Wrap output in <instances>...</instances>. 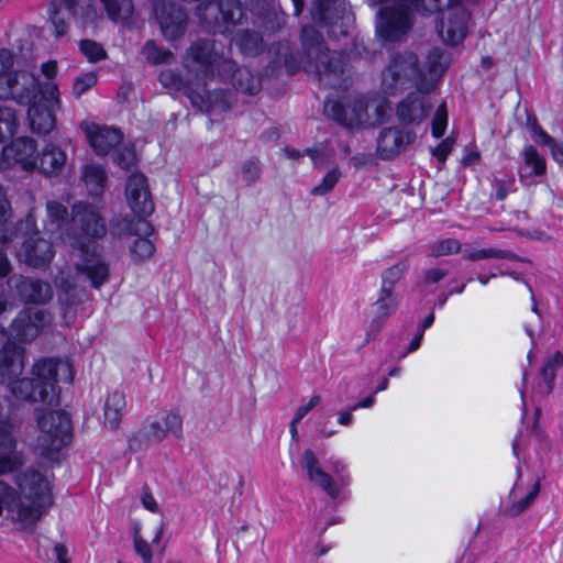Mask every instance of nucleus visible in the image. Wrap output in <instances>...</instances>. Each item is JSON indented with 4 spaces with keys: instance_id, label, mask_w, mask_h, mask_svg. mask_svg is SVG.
<instances>
[{
    "instance_id": "obj_53",
    "label": "nucleus",
    "mask_w": 563,
    "mask_h": 563,
    "mask_svg": "<svg viewBox=\"0 0 563 563\" xmlns=\"http://www.w3.org/2000/svg\"><path fill=\"white\" fill-rule=\"evenodd\" d=\"M136 156L132 148L124 147L115 155L117 163L124 169H129L135 163Z\"/></svg>"
},
{
    "instance_id": "obj_61",
    "label": "nucleus",
    "mask_w": 563,
    "mask_h": 563,
    "mask_svg": "<svg viewBox=\"0 0 563 563\" xmlns=\"http://www.w3.org/2000/svg\"><path fill=\"white\" fill-rule=\"evenodd\" d=\"M373 161V157L371 154H367V153H360V154H356L354 155L353 157H351L350 159V163L355 167V168H361V167H364L368 164H371Z\"/></svg>"
},
{
    "instance_id": "obj_7",
    "label": "nucleus",
    "mask_w": 563,
    "mask_h": 563,
    "mask_svg": "<svg viewBox=\"0 0 563 563\" xmlns=\"http://www.w3.org/2000/svg\"><path fill=\"white\" fill-rule=\"evenodd\" d=\"M195 16L206 31L225 34L241 23L244 10L240 0H210L196 7Z\"/></svg>"
},
{
    "instance_id": "obj_41",
    "label": "nucleus",
    "mask_w": 563,
    "mask_h": 563,
    "mask_svg": "<svg viewBox=\"0 0 563 563\" xmlns=\"http://www.w3.org/2000/svg\"><path fill=\"white\" fill-rule=\"evenodd\" d=\"M155 251V246L148 236H136L131 245V253L137 260L150 258Z\"/></svg>"
},
{
    "instance_id": "obj_28",
    "label": "nucleus",
    "mask_w": 563,
    "mask_h": 563,
    "mask_svg": "<svg viewBox=\"0 0 563 563\" xmlns=\"http://www.w3.org/2000/svg\"><path fill=\"white\" fill-rule=\"evenodd\" d=\"M86 132L90 145L99 155L109 153L122 140L121 132L114 128L92 125Z\"/></svg>"
},
{
    "instance_id": "obj_16",
    "label": "nucleus",
    "mask_w": 563,
    "mask_h": 563,
    "mask_svg": "<svg viewBox=\"0 0 563 563\" xmlns=\"http://www.w3.org/2000/svg\"><path fill=\"white\" fill-rule=\"evenodd\" d=\"M470 14L466 9L456 3L443 12L439 33L442 40L451 45L461 43L467 33Z\"/></svg>"
},
{
    "instance_id": "obj_63",
    "label": "nucleus",
    "mask_w": 563,
    "mask_h": 563,
    "mask_svg": "<svg viewBox=\"0 0 563 563\" xmlns=\"http://www.w3.org/2000/svg\"><path fill=\"white\" fill-rule=\"evenodd\" d=\"M463 257L465 260L472 261V262L481 261V260H487L486 258L485 249H483V250H468V249H465L463 251Z\"/></svg>"
},
{
    "instance_id": "obj_56",
    "label": "nucleus",
    "mask_w": 563,
    "mask_h": 563,
    "mask_svg": "<svg viewBox=\"0 0 563 563\" xmlns=\"http://www.w3.org/2000/svg\"><path fill=\"white\" fill-rule=\"evenodd\" d=\"M134 545L136 552L141 555L144 561L151 560V550L146 541L139 536V529H135Z\"/></svg>"
},
{
    "instance_id": "obj_20",
    "label": "nucleus",
    "mask_w": 563,
    "mask_h": 563,
    "mask_svg": "<svg viewBox=\"0 0 563 563\" xmlns=\"http://www.w3.org/2000/svg\"><path fill=\"white\" fill-rule=\"evenodd\" d=\"M25 349L15 343H7L0 350V384L18 380L24 369Z\"/></svg>"
},
{
    "instance_id": "obj_2",
    "label": "nucleus",
    "mask_w": 563,
    "mask_h": 563,
    "mask_svg": "<svg viewBox=\"0 0 563 563\" xmlns=\"http://www.w3.org/2000/svg\"><path fill=\"white\" fill-rule=\"evenodd\" d=\"M13 55L8 49L0 51V99L12 97L19 101L33 98L27 111L33 132L48 133L55 126L54 112L59 107L58 89L53 82L45 84L34 95L37 81L27 71H12Z\"/></svg>"
},
{
    "instance_id": "obj_58",
    "label": "nucleus",
    "mask_w": 563,
    "mask_h": 563,
    "mask_svg": "<svg viewBox=\"0 0 563 563\" xmlns=\"http://www.w3.org/2000/svg\"><path fill=\"white\" fill-rule=\"evenodd\" d=\"M321 401L319 395H314L310 398L307 405L299 407L295 413V422H299L311 409L317 407Z\"/></svg>"
},
{
    "instance_id": "obj_8",
    "label": "nucleus",
    "mask_w": 563,
    "mask_h": 563,
    "mask_svg": "<svg viewBox=\"0 0 563 563\" xmlns=\"http://www.w3.org/2000/svg\"><path fill=\"white\" fill-rule=\"evenodd\" d=\"M419 74V58L415 53H397L382 70L380 89L388 96H396L410 87L417 89Z\"/></svg>"
},
{
    "instance_id": "obj_64",
    "label": "nucleus",
    "mask_w": 563,
    "mask_h": 563,
    "mask_svg": "<svg viewBox=\"0 0 563 563\" xmlns=\"http://www.w3.org/2000/svg\"><path fill=\"white\" fill-rule=\"evenodd\" d=\"M159 80L164 86H176L179 82L178 76L172 70H163L159 75Z\"/></svg>"
},
{
    "instance_id": "obj_32",
    "label": "nucleus",
    "mask_w": 563,
    "mask_h": 563,
    "mask_svg": "<svg viewBox=\"0 0 563 563\" xmlns=\"http://www.w3.org/2000/svg\"><path fill=\"white\" fill-rule=\"evenodd\" d=\"M36 145L30 137H19L4 150L5 155L12 157L15 162L20 163L25 170H33L36 168V158L33 159Z\"/></svg>"
},
{
    "instance_id": "obj_35",
    "label": "nucleus",
    "mask_w": 563,
    "mask_h": 563,
    "mask_svg": "<svg viewBox=\"0 0 563 563\" xmlns=\"http://www.w3.org/2000/svg\"><path fill=\"white\" fill-rule=\"evenodd\" d=\"M81 180L90 195L99 196L106 187L107 175L99 165H86L81 173Z\"/></svg>"
},
{
    "instance_id": "obj_30",
    "label": "nucleus",
    "mask_w": 563,
    "mask_h": 563,
    "mask_svg": "<svg viewBox=\"0 0 563 563\" xmlns=\"http://www.w3.org/2000/svg\"><path fill=\"white\" fill-rule=\"evenodd\" d=\"M75 0H53L49 9V19L54 26L55 36L59 37L67 33L69 20L75 14Z\"/></svg>"
},
{
    "instance_id": "obj_12",
    "label": "nucleus",
    "mask_w": 563,
    "mask_h": 563,
    "mask_svg": "<svg viewBox=\"0 0 563 563\" xmlns=\"http://www.w3.org/2000/svg\"><path fill=\"white\" fill-rule=\"evenodd\" d=\"M368 101L362 96H350L344 102L329 100L324 104V113L340 124L353 129L369 121Z\"/></svg>"
},
{
    "instance_id": "obj_11",
    "label": "nucleus",
    "mask_w": 563,
    "mask_h": 563,
    "mask_svg": "<svg viewBox=\"0 0 563 563\" xmlns=\"http://www.w3.org/2000/svg\"><path fill=\"white\" fill-rule=\"evenodd\" d=\"M168 433L176 438L183 437V418L176 411L166 412L162 421L154 420L145 423L130 439V448L134 451L142 450L152 443L162 442Z\"/></svg>"
},
{
    "instance_id": "obj_43",
    "label": "nucleus",
    "mask_w": 563,
    "mask_h": 563,
    "mask_svg": "<svg viewBox=\"0 0 563 563\" xmlns=\"http://www.w3.org/2000/svg\"><path fill=\"white\" fill-rule=\"evenodd\" d=\"M80 51L91 63H97L107 57L103 47L95 41L82 40L80 42Z\"/></svg>"
},
{
    "instance_id": "obj_29",
    "label": "nucleus",
    "mask_w": 563,
    "mask_h": 563,
    "mask_svg": "<svg viewBox=\"0 0 563 563\" xmlns=\"http://www.w3.org/2000/svg\"><path fill=\"white\" fill-rule=\"evenodd\" d=\"M22 464L15 442L7 424H0V475L12 472Z\"/></svg>"
},
{
    "instance_id": "obj_36",
    "label": "nucleus",
    "mask_w": 563,
    "mask_h": 563,
    "mask_svg": "<svg viewBox=\"0 0 563 563\" xmlns=\"http://www.w3.org/2000/svg\"><path fill=\"white\" fill-rule=\"evenodd\" d=\"M109 18L125 23L132 16L134 8L131 0H101Z\"/></svg>"
},
{
    "instance_id": "obj_52",
    "label": "nucleus",
    "mask_w": 563,
    "mask_h": 563,
    "mask_svg": "<svg viewBox=\"0 0 563 563\" xmlns=\"http://www.w3.org/2000/svg\"><path fill=\"white\" fill-rule=\"evenodd\" d=\"M374 113L375 117L372 118L369 115V121L367 122L368 125H378L385 122L386 118L389 113V107L387 102L383 100H376L374 104Z\"/></svg>"
},
{
    "instance_id": "obj_38",
    "label": "nucleus",
    "mask_w": 563,
    "mask_h": 563,
    "mask_svg": "<svg viewBox=\"0 0 563 563\" xmlns=\"http://www.w3.org/2000/svg\"><path fill=\"white\" fill-rule=\"evenodd\" d=\"M15 112L8 107H0V142L10 140L16 132Z\"/></svg>"
},
{
    "instance_id": "obj_57",
    "label": "nucleus",
    "mask_w": 563,
    "mask_h": 563,
    "mask_svg": "<svg viewBox=\"0 0 563 563\" xmlns=\"http://www.w3.org/2000/svg\"><path fill=\"white\" fill-rule=\"evenodd\" d=\"M527 125L536 135H538L541 139L542 143L552 142V137L547 132L543 131V129L538 124V121L534 117H528Z\"/></svg>"
},
{
    "instance_id": "obj_9",
    "label": "nucleus",
    "mask_w": 563,
    "mask_h": 563,
    "mask_svg": "<svg viewBox=\"0 0 563 563\" xmlns=\"http://www.w3.org/2000/svg\"><path fill=\"white\" fill-rule=\"evenodd\" d=\"M38 428L37 445L42 453L58 451L67 444L71 435L69 417L62 410L36 409Z\"/></svg>"
},
{
    "instance_id": "obj_45",
    "label": "nucleus",
    "mask_w": 563,
    "mask_h": 563,
    "mask_svg": "<svg viewBox=\"0 0 563 563\" xmlns=\"http://www.w3.org/2000/svg\"><path fill=\"white\" fill-rule=\"evenodd\" d=\"M12 216L13 210L10 200L8 199L7 191L2 186H0V229H3L2 233H4L7 229L14 227L8 225Z\"/></svg>"
},
{
    "instance_id": "obj_47",
    "label": "nucleus",
    "mask_w": 563,
    "mask_h": 563,
    "mask_svg": "<svg viewBox=\"0 0 563 563\" xmlns=\"http://www.w3.org/2000/svg\"><path fill=\"white\" fill-rule=\"evenodd\" d=\"M3 508L15 514V490L0 479V516Z\"/></svg>"
},
{
    "instance_id": "obj_6",
    "label": "nucleus",
    "mask_w": 563,
    "mask_h": 563,
    "mask_svg": "<svg viewBox=\"0 0 563 563\" xmlns=\"http://www.w3.org/2000/svg\"><path fill=\"white\" fill-rule=\"evenodd\" d=\"M384 5L377 13L376 32L385 41H399L412 26L410 7L418 11L432 12L439 8L438 0H375Z\"/></svg>"
},
{
    "instance_id": "obj_31",
    "label": "nucleus",
    "mask_w": 563,
    "mask_h": 563,
    "mask_svg": "<svg viewBox=\"0 0 563 563\" xmlns=\"http://www.w3.org/2000/svg\"><path fill=\"white\" fill-rule=\"evenodd\" d=\"M246 5L262 19L266 31L275 32L280 27L282 20L275 0H246Z\"/></svg>"
},
{
    "instance_id": "obj_50",
    "label": "nucleus",
    "mask_w": 563,
    "mask_h": 563,
    "mask_svg": "<svg viewBox=\"0 0 563 563\" xmlns=\"http://www.w3.org/2000/svg\"><path fill=\"white\" fill-rule=\"evenodd\" d=\"M448 124V111L445 103L439 106L432 120V134L441 137L444 134Z\"/></svg>"
},
{
    "instance_id": "obj_44",
    "label": "nucleus",
    "mask_w": 563,
    "mask_h": 563,
    "mask_svg": "<svg viewBox=\"0 0 563 563\" xmlns=\"http://www.w3.org/2000/svg\"><path fill=\"white\" fill-rule=\"evenodd\" d=\"M460 251L461 244L454 239L439 241L430 246V255L433 257H441Z\"/></svg>"
},
{
    "instance_id": "obj_22",
    "label": "nucleus",
    "mask_w": 563,
    "mask_h": 563,
    "mask_svg": "<svg viewBox=\"0 0 563 563\" xmlns=\"http://www.w3.org/2000/svg\"><path fill=\"white\" fill-rule=\"evenodd\" d=\"M220 76L232 81L233 87L242 93L253 96L261 89L260 78L247 68H238L231 59H224L220 66Z\"/></svg>"
},
{
    "instance_id": "obj_14",
    "label": "nucleus",
    "mask_w": 563,
    "mask_h": 563,
    "mask_svg": "<svg viewBox=\"0 0 563 563\" xmlns=\"http://www.w3.org/2000/svg\"><path fill=\"white\" fill-rule=\"evenodd\" d=\"M317 19L329 26V35L335 40L349 34L351 14L344 0H320Z\"/></svg>"
},
{
    "instance_id": "obj_19",
    "label": "nucleus",
    "mask_w": 563,
    "mask_h": 563,
    "mask_svg": "<svg viewBox=\"0 0 563 563\" xmlns=\"http://www.w3.org/2000/svg\"><path fill=\"white\" fill-rule=\"evenodd\" d=\"M125 198L130 209L137 216H150L154 211L147 180L142 174H132L129 177Z\"/></svg>"
},
{
    "instance_id": "obj_4",
    "label": "nucleus",
    "mask_w": 563,
    "mask_h": 563,
    "mask_svg": "<svg viewBox=\"0 0 563 563\" xmlns=\"http://www.w3.org/2000/svg\"><path fill=\"white\" fill-rule=\"evenodd\" d=\"M15 517L22 528L33 527L53 505L49 479L35 470H27L15 477Z\"/></svg>"
},
{
    "instance_id": "obj_13",
    "label": "nucleus",
    "mask_w": 563,
    "mask_h": 563,
    "mask_svg": "<svg viewBox=\"0 0 563 563\" xmlns=\"http://www.w3.org/2000/svg\"><path fill=\"white\" fill-rule=\"evenodd\" d=\"M154 16L167 40L181 36L188 24L187 12L172 0H154Z\"/></svg>"
},
{
    "instance_id": "obj_5",
    "label": "nucleus",
    "mask_w": 563,
    "mask_h": 563,
    "mask_svg": "<svg viewBox=\"0 0 563 563\" xmlns=\"http://www.w3.org/2000/svg\"><path fill=\"white\" fill-rule=\"evenodd\" d=\"M21 238L22 244L16 251L20 262L35 267H44L51 263L54 257V249L52 243L44 239L36 229L35 217L30 211L25 218L19 221L15 227L7 229L0 234V243L5 245Z\"/></svg>"
},
{
    "instance_id": "obj_37",
    "label": "nucleus",
    "mask_w": 563,
    "mask_h": 563,
    "mask_svg": "<svg viewBox=\"0 0 563 563\" xmlns=\"http://www.w3.org/2000/svg\"><path fill=\"white\" fill-rule=\"evenodd\" d=\"M46 212L48 220L55 223L58 229L65 230L66 238L70 234V219L68 218L67 208L56 200L46 202Z\"/></svg>"
},
{
    "instance_id": "obj_42",
    "label": "nucleus",
    "mask_w": 563,
    "mask_h": 563,
    "mask_svg": "<svg viewBox=\"0 0 563 563\" xmlns=\"http://www.w3.org/2000/svg\"><path fill=\"white\" fill-rule=\"evenodd\" d=\"M540 492V482L538 481L531 492L520 501L514 504L511 507L507 508L505 514L511 518L517 517L521 512H523L536 499Z\"/></svg>"
},
{
    "instance_id": "obj_18",
    "label": "nucleus",
    "mask_w": 563,
    "mask_h": 563,
    "mask_svg": "<svg viewBox=\"0 0 563 563\" xmlns=\"http://www.w3.org/2000/svg\"><path fill=\"white\" fill-rule=\"evenodd\" d=\"M450 64L451 58L448 52L439 48L432 49L427 56L423 69L420 68L417 89L420 92L433 91Z\"/></svg>"
},
{
    "instance_id": "obj_24",
    "label": "nucleus",
    "mask_w": 563,
    "mask_h": 563,
    "mask_svg": "<svg viewBox=\"0 0 563 563\" xmlns=\"http://www.w3.org/2000/svg\"><path fill=\"white\" fill-rule=\"evenodd\" d=\"M32 375L44 382H52L53 387L58 380L71 383L74 378L73 366L67 360L44 358L34 364Z\"/></svg>"
},
{
    "instance_id": "obj_15",
    "label": "nucleus",
    "mask_w": 563,
    "mask_h": 563,
    "mask_svg": "<svg viewBox=\"0 0 563 563\" xmlns=\"http://www.w3.org/2000/svg\"><path fill=\"white\" fill-rule=\"evenodd\" d=\"M52 321L51 314L38 308H27L19 312L11 324L12 335L21 342L33 341Z\"/></svg>"
},
{
    "instance_id": "obj_62",
    "label": "nucleus",
    "mask_w": 563,
    "mask_h": 563,
    "mask_svg": "<svg viewBox=\"0 0 563 563\" xmlns=\"http://www.w3.org/2000/svg\"><path fill=\"white\" fill-rule=\"evenodd\" d=\"M544 145L549 146L552 153L553 158L563 165V146L552 137L551 143H543Z\"/></svg>"
},
{
    "instance_id": "obj_40",
    "label": "nucleus",
    "mask_w": 563,
    "mask_h": 563,
    "mask_svg": "<svg viewBox=\"0 0 563 563\" xmlns=\"http://www.w3.org/2000/svg\"><path fill=\"white\" fill-rule=\"evenodd\" d=\"M142 53L151 64H164L173 58L170 51L159 48L154 41H147Z\"/></svg>"
},
{
    "instance_id": "obj_59",
    "label": "nucleus",
    "mask_w": 563,
    "mask_h": 563,
    "mask_svg": "<svg viewBox=\"0 0 563 563\" xmlns=\"http://www.w3.org/2000/svg\"><path fill=\"white\" fill-rule=\"evenodd\" d=\"M556 371L558 369L553 367L552 363H547L542 369V377L548 385V393H551L553 389V382L556 376Z\"/></svg>"
},
{
    "instance_id": "obj_60",
    "label": "nucleus",
    "mask_w": 563,
    "mask_h": 563,
    "mask_svg": "<svg viewBox=\"0 0 563 563\" xmlns=\"http://www.w3.org/2000/svg\"><path fill=\"white\" fill-rule=\"evenodd\" d=\"M141 500H142V505L144 506V508H146L147 510H150L154 514H159L158 504L156 503L155 498L148 490H144L142 493Z\"/></svg>"
},
{
    "instance_id": "obj_26",
    "label": "nucleus",
    "mask_w": 563,
    "mask_h": 563,
    "mask_svg": "<svg viewBox=\"0 0 563 563\" xmlns=\"http://www.w3.org/2000/svg\"><path fill=\"white\" fill-rule=\"evenodd\" d=\"M302 465L308 473L309 481L322 488L330 497L335 498L339 489L330 474L323 471L319 460L311 450H305L302 454Z\"/></svg>"
},
{
    "instance_id": "obj_33",
    "label": "nucleus",
    "mask_w": 563,
    "mask_h": 563,
    "mask_svg": "<svg viewBox=\"0 0 563 563\" xmlns=\"http://www.w3.org/2000/svg\"><path fill=\"white\" fill-rule=\"evenodd\" d=\"M36 167H38L44 175H57L66 164V154L54 144H48L36 157Z\"/></svg>"
},
{
    "instance_id": "obj_27",
    "label": "nucleus",
    "mask_w": 563,
    "mask_h": 563,
    "mask_svg": "<svg viewBox=\"0 0 563 563\" xmlns=\"http://www.w3.org/2000/svg\"><path fill=\"white\" fill-rule=\"evenodd\" d=\"M144 217L139 216L136 219L114 218L110 224L111 235L120 240L132 236H150L153 233V227Z\"/></svg>"
},
{
    "instance_id": "obj_46",
    "label": "nucleus",
    "mask_w": 563,
    "mask_h": 563,
    "mask_svg": "<svg viewBox=\"0 0 563 563\" xmlns=\"http://www.w3.org/2000/svg\"><path fill=\"white\" fill-rule=\"evenodd\" d=\"M406 269L405 264L399 263L388 268L384 274V286L382 292L385 297H390L391 295V286L400 279L404 272Z\"/></svg>"
},
{
    "instance_id": "obj_54",
    "label": "nucleus",
    "mask_w": 563,
    "mask_h": 563,
    "mask_svg": "<svg viewBox=\"0 0 563 563\" xmlns=\"http://www.w3.org/2000/svg\"><path fill=\"white\" fill-rule=\"evenodd\" d=\"M243 177L247 183H254L260 177V166L254 161H247L242 167Z\"/></svg>"
},
{
    "instance_id": "obj_34",
    "label": "nucleus",
    "mask_w": 563,
    "mask_h": 563,
    "mask_svg": "<svg viewBox=\"0 0 563 563\" xmlns=\"http://www.w3.org/2000/svg\"><path fill=\"white\" fill-rule=\"evenodd\" d=\"M125 407V396L120 390H113L107 396L103 409V424L110 430H115L120 426L123 410Z\"/></svg>"
},
{
    "instance_id": "obj_51",
    "label": "nucleus",
    "mask_w": 563,
    "mask_h": 563,
    "mask_svg": "<svg viewBox=\"0 0 563 563\" xmlns=\"http://www.w3.org/2000/svg\"><path fill=\"white\" fill-rule=\"evenodd\" d=\"M97 82V75L96 73H86L75 79L73 92L80 97L84 95L87 90H89L91 87H93Z\"/></svg>"
},
{
    "instance_id": "obj_55",
    "label": "nucleus",
    "mask_w": 563,
    "mask_h": 563,
    "mask_svg": "<svg viewBox=\"0 0 563 563\" xmlns=\"http://www.w3.org/2000/svg\"><path fill=\"white\" fill-rule=\"evenodd\" d=\"M454 141L451 137L443 140L434 150L433 155L441 162L444 163L446 156L453 147Z\"/></svg>"
},
{
    "instance_id": "obj_23",
    "label": "nucleus",
    "mask_w": 563,
    "mask_h": 563,
    "mask_svg": "<svg viewBox=\"0 0 563 563\" xmlns=\"http://www.w3.org/2000/svg\"><path fill=\"white\" fill-rule=\"evenodd\" d=\"M418 89L410 92L397 107V115L402 123H419L424 120L431 109V103L426 95Z\"/></svg>"
},
{
    "instance_id": "obj_48",
    "label": "nucleus",
    "mask_w": 563,
    "mask_h": 563,
    "mask_svg": "<svg viewBox=\"0 0 563 563\" xmlns=\"http://www.w3.org/2000/svg\"><path fill=\"white\" fill-rule=\"evenodd\" d=\"M523 156L526 165L532 166L536 175H543L545 173V161L533 146H528L523 152Z\"/></svg>"
},
{
    "instance_id": "obj_21",
    "label": "nucleus",
    "mask_w": 563,
    "mask_h": 563,
    "mask_svg": "<svg viewBox=\"0 0 563 563\" xmlns=\"http://www.w3.org/2000/svg\"><path fill=\"white\" fill-rule=\"evenodd\" d=\"M9 284L18 292L21 300L33 303H45L53 297L49 284L25 276H13Z\"/></svg>"
},
{
    "instance_id": "obj_25",
    "label": "nucleus",
    "mask_w": 563,
    "mask_h": 563,
    "mask_svg": "<svg viewBox=\"0 0 563 563\" xmlns=\"http://www.w3.org/2000/svg\"><path fill=\"white\" fill-rule=\"evenodd\" d=\"M411 134L399 128H385L377 137V155L383 159H389L401 153L411 142Z\"/></svg>"
},
{
    "instance_id": "obj_49",
    "label": "nucleus",
    "mask_w": 563,
    "mask_h": 563,
    "mask_svg": "<svg viewBox=\"0 0 563 563\" xmlns=\"http://www.w3.org/2000/svg\"><path fill=\"white\" fill-rule=\"evenodd\" d=\"M340 177H341V172L338 168L332 169L324 176L321 184L316 186L311 190V194L314 196H322V195L328 194L336 185Z\"/></svg>"
},
{
    "instance_id": "obj_3",
    "label": "nucleus",
    "mask_w": 563,
    "mask_h": 563,
    "mask_svg": "<svg viewBox=\"0 0 563 563\" xmlns=\"http://www.w3.org/2000/svg\"><path fill=\"white\" fill-rule=\"evenodd\" d=\"M306 57L305 69L314 74L319 81L331 88H345L350 79L347 58L341 52H330L322 36L311 26L301 30Z\"/></svg>"
},
{
    "instance_id": "obj_10",
    "label": "nucleus",
    "mask_w": 563,
    "mask_h": 563,
    "mask_svg": "<svg viewBox=\"0 0 563 563\" xmlns=\"http://www.w3.org/2000/svg\"><path fill=\"white\" fill-rule=\"evenodd\" d=\"M216 48V43L210 40L195 42L185 55V67L198 84L213 77L214 68L220 73L221 63L224 60Z\"/></svg>"
},
{
    "instance_id": "obj_17",
    "label": "nucleus",
    "mask_w": 563,
    "mask_h": 563,
    "mask_svg": "<svg viewBox=\"0 0 563 563\" xmlns=\"http://www.w3.org/2000/svg\"><path fill=\"white\" fill-rule=\"evenodd\" d=\"M11 393L19 399L30 402L53 404L56 391L52 382H44L40 377L18 379L10 385Z\"/></svg>"
},
{
    "instance_id": "obj_1",
    "label": "nucleus",
    "mask_w": 563,
    "mask_h": 563,
    "mask_svg": "<svg viewBox=\"0 0 563 563\" xmlns=\"http://www.w3.org/2000/svg\"><path fill=\"white\" fill-rule=\"evenodd\" d=\"M73 235L67 239L73 246H78L82 253V261L74 267L62 269L56 276L58 300L62 305L74 308L88 299L85 284L90 280L95 288H99L109 276L108 266L96 256V246L92 245V255L84 250L78 236L102 238L107 233L104 219L95 206L78 201L71 207L70 229Z\"/></svg>"
},
{
    "instance_id": "obj_39",
    "label": "nucleus",
    "mask_w": 563,
    "mask_h": 563,
    "mask_svg": "<svg viewBox=\"0 0 563 563\" xmlns=\"http://www.w3.org/2000/svg\"><path fill=\"white\" fill-rule=\"evenodd\" d=\"M236 43L245 54L255 55L261 51L262 37L257 32L243 31L238 34Z\"/></svg>"
}]
</instances>
